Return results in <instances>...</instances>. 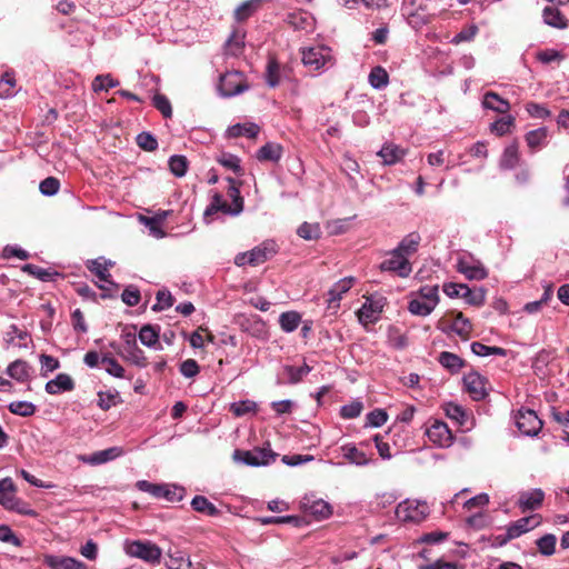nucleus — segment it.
Segmentation results:
<instances>
[{"instance_id": "obj_1", "label": "nucleus", "mask_w": 569, "mask_h": 569, "mask_svg": "<svg viewBox=\"0 0 569 569\" xmlns=\"http://www.w3.org/2000/svg\"><path fill=\"white\" fill-rule=\"evenodd\" d=\"M430 513L429 506L425 501L407 499L396 508V516L402 522L419 523Z\"/></svg>"}, {"instance_id": "obj_2", "label": "nucleus", "mask_w": 569, "mask_h": 569, "mask_svg": "<svg viewBox=\"0 0 569 569\" xmlns=\"http://www.w3.org/2000/svg\"><path fill=\"white\" fill-rule=\"evenodd\" d=\"M16 485L11 478H3L0 480V505L8 510H14L22 515H33L24 502L16 497Z\"/></svg>"}, {"instance_id": "obj_3", "label": "nucleus", "mask_w": 569, "mask_h": 569, "mask_svg": "<svg viewBox=\"0 0 569 569\" xmlns=\"http://www.w3.org/2000/svg\"><path fill=\"white\" fill-rule=\"evenodd\" d=\"M303 64L312 71H318L327 64H332L330 48L318 46L301 50Z\"/></svg>"}, {"instance_id": "obj_4", "label": "nucleus", "mask_w": 569, "mask_h": 569, "mask_svg": "<svg viewBox=\"0 0 569 569\" xmlns=\"http://www.w3.org/2000/svg\"><path fill=\"white\" fill-rule=\"evenodd\" d=\"M274 455L270 449L256 448L253 450H234L233 460L248 466H264L274 460Z\"/></svg>"}, {"instance_id": "obj_5", "label": "nucleus", "mask_w": 569, "mask_h": 569, "mask_svg": "<svg viewBox=\"0 0 569 569\" xmlns=\"http://www.w3.org/2000/svg\"><path fill=\"white\" fill-rule=\"evenodd\" d=\"M124 550L129 556L140 558L151 563L159 562L161 558V549L151 542H126Z\"/></svg>"}, {"instance_id": "obj_6", "label": "nucleus", "mask_w": 569, "mask_h": 569, "mask_svg": "<svg viewBox=\"0 0 569 569\" xmlns=\"http://www.w3.org/2000/svg\"><path fill=\"white\" fill-rule=\"evenodd\" d=\"M515 420L519 431L526 436H536L542 428V421L531 409H519Z\"/></svg>"}, {"instance_id": "obj_7", "label": "nucleus", "mask_w": 569, "mask_h": 569, "mask_svg": "<svg viewBox=\"0 0 569 569\" xmlns=\"http://www.w3.org/2000/svg\"><path fill=\"white\" fill-rule=\"evenodd\" d=\"M457 271L469 280H482L488 277L483 264L470 254H463L458 259Z\"/></svg>"}, {"instance_id": "obj_8", "label": "nucleus", "mask_w": 569, "mask_h": 569, "mask_svg": "<svg viewBox=\"0 0 569 569\" xmlns=\"http://www.w3.org/2000/svg\"><path fill=\"white\" fill-rule=\"evenodd\" d=\"M429 440L441 448H448L453 442V435L447 423L440 420H433L426 430Z\"/></svg>"}, {"instance_id": "obj_9", "label": "nucleus", "mask_w": 569, "mask_h": 569, "mask_svg": "<svg viewBox=\"0 0 569 569\" xmlns=\"http://www.w3.org/2000/svg\"><path fill=\"white\" fill-rule=\"evenodd\" d=\"M380 269L383 271L396 272L401 278H407L412 271L409 260L400 252H397L396 249H393L389 257L381 262Z\"/></svg>"}, {"instance_id": "obj_10", "label": "nucleus", "mask_w": 569, "mask_h": 569, "mask_svg": "<svg viewBox=\"0 0 569 569\" xmlns=\"http://www.w3.org/2000/svg\"><path fill=\"white\" fill-rule=\"evenodd\" d=\"M247 87L243 84L241 73L227 72L220 78L219 90L223 97H232L243 92Z\"/></svg>"}, {"instance_id": "obj_11", "label": "nucleus", "mask_w": 569, "mask_h": 569, "mask_svg": "<svg viewBox=\"0 0 569 569\" xmlns=\"http://www.w3.org/2000/svg\"><path fill=\"white\" fill-rule=\"evenodd\" d=\"M383 302L381 299L375 300L367 298L366 302L358 310L357 316L361 323L368 325L373 323L379 319V315L382 312Z\"/></svg>"}, {"instance_id": "obj_12", "label": "nucleus", "mask_w": 569, "mask_h": 569, "mask_svg": "<svg viewBox=\"0 0 569 569\" xmlns=\"http://www.w3.org/2000/svg\"><path fill=\"white\" fill-rule=\"evenodd\" d=\"M355 282V278L347 277L337 281L328 291L327 306L328 309L336 311L339 308V302L342 296L350 290Z\"/></svg>"}, {"instance_id": "obj_13", "label": "nucleus", "mask_w": 569, "mask_h": 569, "mask_svg": "<svg viewBox=\"0 0 569 569\" xmlns=\"http://www.w3.org/2000/svg\"><path fill=\"white\" fill-rule=\"evenodd\" d=\"M123 339L124 349L127 352L126 359L138 367H146L147 358L144 356V352L137 345L136 335L132 332H128L123 336Z\"/></svg>"}, {"instance_id": "obj_14", "label": "nucleus", "mask_w": 569, "mask_h": 569, "mask_svg": "<svg viewBox=\"0 0 569 569\" xmlns=\"http://www.w3.org/2000/svg\"><path fill=\"white\" fill-rule=\"evenodd\" d=\"M441 323L443 325V327H441L442 330L448 328L465 340L469 338L472 330L470 320L465 318L461 312H458L451 321L443 319Z\"/></svg>"}, {"instance_id": "obj_15", "label": "nucleus", "mask_w": 569, "mask_h": 569, "mask_svg": "<svg viewBox=\"0 0 569 569\" xmlns=\"http://www.w3.org/2000/svg\"><path fill=\"white\" fill-rule=\"evenodd\" d=\"M124 451L121 447H110L104 450L96 451L92 455L84 457L82 460L96 466L114 460L116 458L121 457Z\"/></svg>"}, {"instance_id": "obj_16", "label": "nucleus", "mask_w": 569, "mask_h": 569, "mask_svg": "<svg viewBox=\"0 0 569 569\" xmlns=\"http://www.w3.org/2000/svg\"><path fill=\"white\" fill-rule=\"evenodd\" d=\"M543 498L545 493L541 489L523 491L519 496L518 505L523 511L535 510L541 506Z\"/></svg>"}, {"instance_id": "obj_17", "label": "nucleus", "mask_w": 569, "mask_h": 569, "mask_svg": "<svg viewBox=\"0 0 569 569\" xmlns=\"http://www.w3.org/2000/svg\"><path fill=\"white\" fill-rule=\"evenodd\" d=\"M74 388L72 378L67 373H59L54 379L46 383V391L49 395H58L64 391H71Z\"/></svg>"}, {"instance_id": "obj_18", "label": "nucleus", "mask_w": 569, "mask_h": 569, "mask_svg": "<svg viewBox=\"0 0 569 569\" xmlns=\"http://www.w3.org/2000/svg\"><path fill=\"white\" fill-rule=\"evenodd\" d=\"M466 389L475 400L486 397V388L483 378L479 373H469L463 379Z\"/></svg>"}, {"instance_id": "obj_19", "label": "nucleus", "mask_w": 569, "mask_h": 569, "mask_svg": "<svg viewBox=\"0 0 569 569\" xmlns=\"http://www.w3.org/2000/svg\"><path fill=\"white\" fill-rule=\"evenodd\" d=\"M377 154L382 158L383 164L391 166L399 162L406 156V150L390 142L385 143Z\"/></svg>"}, {"instance_id": "obj_20", "label": "nucleus", "mask_w": 569, "mask_h": 569, "mask_svg": "<svg viewBox=\"0 0 569 569\" xmlns=\"http://www.w3.org/2000/svg\"><path fill=\"white\" fill-rule=\"evenodd\" d=\"M44 562L52 569H86V565L71 557L47 556Z\"/></svg>"}, {"instance_id": "obj_21", "label": "nucleus", "mask_w": 569, "mask_h": 569, "mask_svg": "<svg viewBox=\"0 0 569 569\" xmlns=\"http://www.w3.org/2000/svg\"><path fill=\"white\" fill-rule=\"evenodd\" d=\"M303 507L306 511L315 516L318 520L327 519L332 513L331 506L322 499L306 500Z\"/></svg>"}, {"instance_id": "obj_22", "label": "nucleus", "mask_w": 569, "mask_h": 569, "mask_svg": "<svg viewBox=\"0 0 569 569\" xmlns=\"http://www.w3.org/2000/svg\"><path fill=\"white\" fill-rule=\"evenodd\" d=\"M341 452L346 460L356 466H366L369 463L370 459L367 455L359 450L355 445L347 443L341 446Z\"/></svg>"}, {"instance_id": "obj_23", "label": "nucleus", "mask_w": 569, "mask_h": 569, "mask_svg": "<svg viewBox=\"0 0 569 569\" xmlns=\"http://www.w3.org/2000/svg\"><path fill=\"white\" fill-rule=\"evenodd\" d=\"M261 2V0H246L234 9V20L237 22L246 21L259 10Z\"/></svg>"}, {"instance_id": "obj_24", "label": "nucleus", "mask_w": 569, "mask_h": 569, "mask_svg": "<svg viewBox=\"0 0 569 569\" xmlns=\"http://www.w3.org/2000/svg\"><path fill=\"white\" fill-rule=\"evenodd\" d=\"M482 106L498 113H507L510 109L509 102L492 91L485 94Z\"/></svg>"}, {"instance_id": "obj_25", "label": "nucleus", "mask_w": 569, "mask_h": 569, "mask_svg": "<svg viewBox=\"0 0 569 569\" xmlns=\"http://www.w3.org/2000/svg\"><path fill=\"white\" fill-rule=\"evenodd\" d=\"M166 565L168 569H193L189 557H187L184 552L177 549L168 550V561Z\"/></svg>"}, {"instance_id": "obj_26", "label": "nucleus", "mask_w": 569, "mask_h": 569, "mask_svg": "<svg viewBox=\"0 0 569 569\" xmlns=\"http://www.w3.org/2000/svg\"><path fill=\"white\" fill-rule=\"evenodd\" d=\"M7 375L19 382H24L30 378V366L23 360H16L8 366Z\"/></svg>"}, {"instance_id": "obj_27", "label": "nucleus", "mask_w": 569, "mask_h": 569, "mask_svg": "<svg viewBox=\"0 0 569 569\" xmlns=\"http://www.w3.org/2000/svg\"><path fill=\"white\" fill-rule=\"evenodd\" d=\"M420 240L419 233L411 232L401 240L396 250L409 260V257L418 250Z\"/></svg>"}, {"instance_id": "obj_28", "label": "nucleus", "mask_w": 569, "mask_h": 569, "mask_svg": "<svg viewBox=\"0 0 569 569\" xmlns=\"http://www.w3.org/2000/svg\"><path fill=\"white\" fill-rule=\"evenodd\" d=\"M244 47V32L240 29H234L226 42V53L237 57L242 52Z\"/></svg>"}, {"instance_id": "obj_29", "label": "nucleus", "mask_w": 569, "mask_h": 569, "mask_svg": "<svg viewBox=\"0 0 569 569\" xmlns=\"http://www.w3.org/2000/svg\"><path fill=\"white\" fill-rule=\"evenodd\" d=\"M542 17L545 23L550 27L558 29L567 28V19L557 8L546 7L543 9Z\"/></svg>"}, {"instance_id": "obj_30", "label": "nucleus", "mask_w": 569, "mask_h": 569, "mask_svg": "<svg viewBox=\"0 0 569 569\" xmlns=\"http://www.w3.org/2000/svg\"><path fill=\"white\" fill-rule=\"evenodd\" d=\"M139 339L146 347L161 349L159 345V330L151 325H144L140 329Z\"/></svg>"}, {"instance_id": "obj_31", "label": "nucleus", "mask_w": 569, "mask_h": 569, "mask_svg": "<svg viewBox=\"0 0 569 569\" xmlns=\"http://www.w3.org/2000/svg\"><path fill=\"white\" fill-rule=\"evenodd\" d=\"M282 156V147L278 143H266L262 146L257 153V158L260 161H272L277 162Z\"/></svg>"}, {"instance_id": "obj_32", "label": "nucleus", "mask_w": 569, "mask_h": 569, "mask_svg": "<svg viewBox=\"0 0 569 569\" xmlns=\"http://www.w3.org/2000/svg\"><path fill=\"white\" fill-rule=\"evenodd\" d=\"M228 136L231 138L248 137L256 138L259 127L256 123H237L228 128Z\"/></svg>"}, {"instance_id": "obj_33", "label": "nucleus", "mask_w": 569, "mask_h": 569, "mask_svg": "<svg viewBox=\"0 0 569 569\" xmlns=\"http://www.w3.org/2000/svg\"><path fill=\"white\" fill-rule=\"evenodd\" d=\"M437 306L427 302L426 300L421 299L418 296H415L408 305V310L419 317H427L429 316Z\"/></svg>"}, {"instance_id": "obj_34", "label": "nucleus", "mask_w": 569, "mask_h": 569, "mask_svg": "<svg viewBox=\"0 0 569 569\" xmlns=\"http://www.w3.org/2000/svg\"><path fill=\"white\" fill-rule=\"evenodd\" d=\"M548 137V129L542 127L527 132L525 139L528 147L535 151L546 144Z\"/></svg>"}, {"instance_id": "obj_35", "label": "nucleus", "mask_w": 569, "mask_h": 569, "mask_svg": "<svg viewBox=\"0 0 569 569\" xmlns=\"http://www.w3.org/2000/svg\"><path fill=\"white\" fill-rule=\"evenodd\" d=\"M191 506L197 512L204 513L207 516L214 517L219 515L218 508L204 496H196L191 501Z\"/></svg>"}, {"instance_id": "obj_36", "label": "nucleus", "mask_w": 569, "mask_h": 569, "mask_svg": "<svg viewBox=\"0 0 569 569\" xmlns=\"http://www.w3.org/2000/svg\"><path fill=\"white\" fill-rule=\"evenodd\" d=\"M228 194L232 199V216H238L243 210V199L240 196L239 184L232 178H228Z\"/></svg>"}, {"instance_id": "obj_37", "label": "nucleus", "mask_w": 569, "mask_h": 569, "mask_svg": "<svg viewBox=\"0 0 569 569\" xmlns=\"http://www.w3.org/2000/svg\"><path fill=\"white\" fill-rule=\"evenodd\" d=\"M519 161L518 144L516 142L508 146L500 159V167L503 169H512Z\"/></svg>"}, {"instance_id": "obj_38", "label": "nucleus", "mask_w": 569, "mask_h": 569, "mask_svg": "<svg viewBox=\"0 0 569 569\" xmlns=\"http://www.w3.org/2000/svg\"><path fill=\"white\" fill-rule=\"evenodd\" d=\"M439 362L452 373L458 372L463 366V360L459 356L447 351L440 353Z\"/></svg>"}, {"instance_id": "obj_39", "label": "nucleus", "mask_w": 569, "mask_h": 569, "mask_svg": "<svg viewBox=\"0 0 569 569\" xmlns=\"http://www.w3.org/2000/svg\"><path fill=\"white\" fill-rule=\"evenodd\" d=\"M461 297L471 306H482L486 301V291L482 288L470 289L467 284Z\"/></svg>"}, {"instance_id": "obj_40", "label": "nucleus", "mask_w": 569, "mask_h": 569, "mask_svg": "<svg viewBox=\"0 0 569 569\" xmlns=\"http://www.w3.org/2000/svg\"><path fill=\"white\" fill-rule=\"evenodd\" d=\"M232 209L233 207L228 204L223 197L220 193H214L211 200L210 206L206 209L204 214L210 216L218 211H221L226 214L232 216Z\"/></svg>"}, {"instance_id": "obj_41", "label": "nucleus", "mask_w": 569, "mask_h": 569, "mask_svg": "<svg viewBox=\"0 0 569 569\" xmlns=\"http://www.w3.org/2000/svg\"><path fill=\"white\" fill-rule=\"evenodd\" d=\"M301 321V317L296 311H288L280 315L279 323L284 332L295 331Z\"/></svg>"}, {"instance_id": "obj_42", "label": "nucleus", "mask_w": 569, "mask_h": 569, "mask_svg": "<svg viewBox=\"0 0 569 569\" xmlns=\"http://www.w3.org/2000/svg\"><path fill=\"white\" fill-rule=\"evenodd\" d=\"M289 22L296 29L312 30L315 26V19L308 12H299L290 16Z\"/></svg>"}, {"instance_id": "obj_43", "label": "nucleus", "mask_w": 569, "mask_h": 569, "mask_svg": "<svg viewBox=\"0 0 569 569\" xmlns=\"http://www.w3.org/2000/svg\"><path fill=\"white\" fill-rule=\"evenodd\" d=\"M101 365L104 366L106 371L116 378H124V368L111 355L106 353L101 358Z\"/></svg>"}, {"instance_id": "obj_44", "label": "nucleus", "mask_w": 569, "mask_h": 569, "mask_svg": "<svg viewBox=\"0 0 569 569\" xmlns=\"http://www.w3.org/2000/svg\"><path fill=\"white\" fill-rule=\"evenodd\" d=\"M111 263L103 259H96L88 262V269L93 272L99 280L109 282L110 273L108 267Z\"/></svg>"}, {"instance_id": "obj_45", "label": "nucleus", "mask_w": 569, "mask_h": 569, "mask_svg": "<svg viewBox=\"0 0 569 569\" xmlns=\"http://www.w3.org/2000/svg\"><path fill=\"white\" fill-rule=\"evenodd\" d=\"M389 76L382 67H375L369 73V83L375 89H382L387 87Z\"/></svg>"}, {"instance_id": "obj_46", "label": "nucleus", "mask_w": 569, "mask_h": 569, "mask_svg": "<svg viewBox=\"0 0 569 569\" xmlns=\"http://www.w3.org/2000/svg\"><path fill=\"white\" fill-rule=\"evenodd\" d=\"M11 413L20 417H30L34 415L37 407L29 401H13L8 406Z\"/></svg>"}, {"instance_id": "obj_47", "label": "nucleus", "mask_w": 569, "mask_h": 569, "mask_svg": "<svg viewBox=\"0 0 569 569\" xmlns=\"http://www.w3.org/2000/svg\"><path fill=\"white\" fill-rule=\"evenodd\" d=\"M266 81L269 87L274 88L281 81V69L280 64L274 60L270 59L266 71Z\"/></svg>"}, {"instance_id": "obj_48", "label": "nucleus", "mask_w": 569, "mask_h": 569, "mask_svg": "<svg viewBox=\"0 0 569 569\" xmlns=\"http://www.w3.org/2000/svg\"><path fill=\"white\" fill-rule=\"evenodd\" d=\"M413 296H418L421 299L426 300L429 303L438 306L440 301L439 297V288L437 284L435 286H423L417 292L412 293Z\"/></svg>"}, {"instance_id": "obj_49", "label": "nucleus", "mask_w": 569, "mask_h": 569, "mask_svg": "<svg viewBox=\"0 0 569 569\" xmlns=\"http://www.w3.org/2000/svg\"><path fill=\"white\" fill-rule=\"evenodd\" d=\"M249 253V264L258 266L263 263L269 259L272 253V250L267 248L266 246H259L248 251Z\"/></svg>"}, {"instance_id": "obj_50", "label": "nucleus", "mask_w": 569, "mask_h": 569, "mask_svg": "<svg viewBox=\"0 0 569 569\" xmlns=\"http://www.w3.org/2000/svg\"><path fill=\"white\" fill-rule=\"evenodd\" d=\"M471 350L475 355L485 357L490 355L505 357L507 355V350L500 347H489L481 342H472Z\"/></svg>"}, {"instance_id": "obj_51", "label": "nucleus", "mask_w": 569, "mask_h": 569, "mask_svg": "<svg viewBox=\"0 0 569 569\" xmlns=\"http://www.w3.org/2000/svg\"><path fill=\"white\" fill-rule=\"evenodd\" d=\"M16 79L12 72H4L0 79V98H9L13 94Z\"/></svg>"}, {"instance_id": "obj_52", "label": "nucleus", "mask_w": 569, "mask_h": 569, "mask_svg": "<svg viewBox=\"0 0 569 569\" xmlns=\"http://www.w3.org/2000/svg\"><path fill=\"white\" fill-rule=\"evenodd\" d=\"M311 371L308 365L301 367L286 366L284 372L290 383H298L305 376Z\"/></svg>"}, {"instance_id": "obj_53", "label": "nucleus", "mask_w": 569, "mask_h": 569, "mask_svg": "<svg viewBox=\"0 0 569 569\" xmlns=\"http://www.w3.org/2000/svg\"><path fill=\"white\" fill-rule=\"evenodd\" d=\"M230 411L236 417H242V416H244L247 413L256 412L257 411V403L254 401H251V400H241V401H238V402H232L230 405Z\"/></svg>"}, {"instance_id": "obj_54", "label": "nucleus", "mask_w": 569, "mask_h": 569, "mask_svg": "<svg viewBox=\"0 0 569 569\" xmlns=\"http://www.w3.org/2000/svg\"><path fill=\"white\" fill-rule=\"evenodd\" d=\"M532 522V518H521L519 519L515 525H512L509 530H508V535L510 538H516V537H519L520 535L529 531L530 529H532L536 523H531Z\"/></svg>"}, {"instance_id": "obj_55", "label": "nucleus", "mask_w": 569, "mask_h": 569, "mask_svg": "<svg viewBox=\"0 0 569 569\" xmlns=\"http://www.w3.org/2000/svg\"><path fill=\"white\" fill-rule=\"evenodd\" d=\"M22 271L42 280V281H50L53 279V276L57 274L56 272H51L48 269H43L41 267L31 264V263L24 264L22 267Z\"/></svg>"}, {"instance_id": "obj_56", "label": "nucleus", "mask_w": 569, "mask_h": 569, "mask_svg": "<svg viewBox=\"0 0 569 569\" xmlns=\"http://www.w3.org/2000/svg\"><path fill=\"white\" fill-rule=\"evenodd\" d=\"M557 538L555 535L548 533L537 540L539 551L545 556H551L556 549Z\"/></svg>"}, {"instance_id": "obj_57", "label": "nucleus", "mask_w": 569, "mask_h": 569, "mask_svg": "<svg viewBox=\"0 0 569 569\" xmlns=\"http://www.w3.org/2000/svg\"><path fill=\"white\" fill-rule=\"evenodd\" d=\"M363 410V403L360 400H355L348 405H345L340 409V415L343 419H353L361 415Z\"/></svg>"}, {"instance_id": "obj_58", "label": "nucleus", "mask_w": 569, "mask_h": 569, "mask_svg": "<svg viewBox=\"0 0 569 569\" xmlns=\"http://www.w3.org/2000/svg\"><path fill=\"white\" fill-rule=\"evenodd\" d=\"M217 161L223 166L224 168L229 169V170H232L233 172L236 173H241V167H240V160L237 156L234 154H231V153H221L218 158H217Z\"/></svg>"}, {"instance_id": "obj_59", "label": "nucleus", "mask_w": 569, "mask_h": 569, "mask_svg": "<svg viewBox=\"0 0 569 569\" xmlns=\"http://www.w3.org/2000/svg\"><path fill=\"white\" fill-rule=\"evenodd\" d=\"M117 86H119V81L113 79L110 74H99L92 82V88L94 91L108 90Z\"/></svg>"}, {"instance_id": "obj_60", "label": "nucleus", "mask_w": 569, "mask_h": 569, "mask_svg": "<svg viewBox=\"0 0 569 569\" xmlns=\"http://www.w3.org/2000/svg\"><path fill=\"white\" fill-rule=\"evenodd\" d=\"M171 172L177 177H183L187 172L188 161L183 156H172L169 159Z\"/></svg>"}, {"instance_id": "obj_61", "label": "nucleus", "mask_w": 569, "mask_h": 569, "mask_svg": "<svg viewBox=\"0 0 569 569\" xmlns=\"http://www.w3.org/2000/svg\"><path fill=\"white\" fill-rule=\"evenodd\" d=\"M298 234L306 240H312L320 237L321 229L318 223L303 222L298 228Z\"/></svg>"}, {"instance_id": "obj_62", "label": "nucleus", "mask_w": 569, "mask_h": 569, "mask_svg": "<svg viewBox=\"0 0 569 569\" xmlns=\"http://www.w3.org/2000/svg\"><path fill=\"white\" fill-rule=\"evenodd\" d=\"M513 124L515 118L512 116L502 117L491 124V131L498 136H503L510 131Z\"/></svg>"}, {"instance_id": "obj_63", "label": "nucleus", "mask_w": 569, "mask_h": 569, "mask_svg": "<svg viewBox=\"0 0 569 569\" xmlns=\"http://www.w3.org/2000/svg\"><path fill=\"white\" fill-rule=\"evenodd\" d=\"M478 33V27L476 24H471L468 28L462 29L459 33H457L452 39L451 43L459 44L461 42H469L473 40L476 34Z\"/></svg>"}, {"instance_id": "obj_64", "label": "nucleus", "mask_w": 569, "mask_h": 569, "mask_svg": "<svg viewBox=\"0 0 569 569\" xmlns=\"http://www.w3.org/2000/svg\"><path fill=\"white\" fill-rule=\"evenodd\" d=\"M138 146L146 151H154L158 148L157 139L149 132H141L137 136Z\"/></svg>"}]
</instances>
